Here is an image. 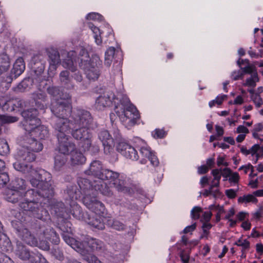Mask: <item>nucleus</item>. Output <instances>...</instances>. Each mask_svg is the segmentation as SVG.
<instances>
[{"label":"nucleus","mask_w":263,"mask_h":263,"mask_svg":"<svg viewBox=\"0 0 263 263\" xmlns=\"http://www.w3.org/2000/svg\"><path fill=\"white\" fill-rule=\"evenodd\" d=\"M51 180V174L41 170L30 180L32 186L37 190L30 189L24 193L11 189L6 199L12 203L18 202L20 209L30 216L43 221L50 219L48 211L43 206L54 195Z\"/></svg>","instance_id":"nucleus-1"},{"label":"nucleus","mask_w":263,"mask_h":263,"mask_svg":"<svg viewBox=\"0 0 263 263\" xmlns=\"http://www.w3.org/2000/svg\"><path fill=\"white\" fill-rule=\"evenodd\" d=\"M16 162L13 163V167L17 171H19L26 176H32L38 173L33 168L32 165L29 162L33 161L35 159V154L29 151L25 146L19 149L15 155Z\"/></svg>","instance_id":"nucleus-2"},{"label":"nucleus","mask_w":263,"mask_h":263,"mask_svg":"<svg viewBox=\"0 0 263 263\" xmlns=\"http://www.w3.org/2000/svg\"><path fill=\"white\" fill-rule=\"evenodd\" d=\"M121 104L123 109L122 114L120 115L119 111H116V113L121 116V119L126 126L129 127L134 126L140 117L138 110L128 98H123Z\"/></svg>","instance_id":"nucleus-3"},{"label":"nucleus","mask_w":263,"mask_h":263,"mask_svg":"<svg viewBox=\"0 0 263 263\" xmlns=\"http://www.w3.org/2000/svg\"><path fill=\"white\" fill-rule=\"evenodd\" d=\"M71 119V125L74 126V127L85 126L91 127L93 129L97 127V124L93 121L91 113L84 109H74L72 113Z\"/></svg>","instance_id":"nucleus-4"},{"label":"nucleus","mask_w":263,"mask_h":263,"mask_svg":"<svg viewBox=\"0 0 263 263\" xmlns=\"http://www.w3.org/2000/svg\"><path fill=\"white\" fill-rule=\"evenodd\" d=\"M45 63L46 61H45L38 63L30 64L34 75L32 78L25 79L18 85L19 87L22 86L26 88L30 87L34 82L40 83L42 82L44 79L42 74L44 71Z\"/></svg>","instance_id":"nucleus-5"},{"label":"nucleus","mask_w":263,"mask_h":263,"mask_svg":"<svg viewBox=\"0 0 263 263\" xmlns=\"http://www.w3.org/2000/svg\"><path fill=\"white\" fill-rule=\"evenodd\" d=\"M83 67L87 78L93 81L97 80L100 75L102 61L98 55H93L89 62L84 61Z\"/></svg>","instance_id":"nucleus-6"},{"label":"nucleus","mask_w":263,"mask_h":263,"mask_svg":"<svg viewBox=\"0 0 263 263\" xmlns=\"http://www.w3.org/2000/svg\"><path fill=\"white\" fill-rule=\"evenodd\" d=\"M91 127L85 126H72L71 135L76 140H81L84 142L85 149L90 150L91 145L92 133L90 132Z\"/></svg>","instance_id":"nucleus-7"},{"label":"nucleus","mask_w":263,"mask_h":263,"mask_svg":"<svg viewBox=\"0 0 263 263\" xmlns=\"http://www.w3.org/2000/svg\"><path fill=\"white\" fill-rule=\"evenodd\" d=\"M71 120L67 118H56L53 120V127L57 138L69 137L72 129Z\"/></svg>","instance_id":"nucleus-8"},{"label":"nucleus","mask_w":263,"mask_h":263,"mask_svg":"<svg viewBox=\"0 0 263 263\" xmlns=\"http://www.w3.org/2000/svg\"><path fill=\"white\" fill-rule=\"evenodd\" d=\"M78 184L81 195L83 196V199L87 196H97L98 191L101 192L100 185L92 184V182L87 178H79L78 180Z\"/></svg>","instance_id":"nucleus-9"},{"label":"nucleus","mask_w":263,"mask_h":263,"mask_svg":"<svg viewBox=\"0 0 263 263\" xmlns=\"http://www.w3.org/2000/svg\"><path fill=\"white\" fill-rule=\"evenodd\" d=\"M38 111L36 109L30 108L22 112L24 118L23 126L25 131H30L36 125L41 124L40 120L37 117Z\"/></svg>","instance_id":"nucleus-10"},{"label":"nucleus","mask_w":263,"mask_h":263,"mask_svg":"<svg viewBox=\"0 0 263 263\" xmlns=\"http://www.w3.org/2000/svg\"><path fill=\"white\" fill-rule=\"evenodd\" d=\"M51 110L56 118H66L71 112V106L68 100H58L52 104Z\"/></svg>","instance_id":"nucleus-11"},{"label":"nucleus","mask_w":263,"mask_h":263,"mask_svg":"<svg viewBox=\"0 0 263 263\" xmlns=\"http://www.w3.org/2000/svg\"><path fill=\"white\" fill-rule=\"evenodd\" d=\"M25 69V64L23 59L22 58H18L13 64L10 74L4 77V81H2V85H3L5 84V86L8 88L13 79L20 76L23 72Z\"/></svg>","instance_id":"nucleus-12"},{"label":"nucleus","mask_w":263,"mask_h":263,"mask_svg":"<svg viewBox=\"0 0 263 263\" xmlns=\"http://www.w3.org/2000/svg\"><path fill=\"white\" fill-rule=\"evenodd\" d=\"M20 143L22 146H25L32 153L39 152L43 148V144L41 142L27 132L21 137Z\"/></svg>","instance_id":"nucleus-13"},{"label":"nucleus","mask_w":263,"mask_h":263,"mask_svg":"<svg viewBox=\"0 0 263 263\" xmlns=\"http://www.w3.org/2000/svg\"><path fill=\"white\" fill-rule=\"evenodd\" d=\"M84 205L95 215H104L105 208L104 204L96 198V196H86L83 199Z\"/></svg>","instance_id":"nucleus-14"},{"label":"nucleus","mask_w":263,"mask_h":263,"mask_svg":"<svg viewBox=\"0 0 263 263\" xmlns=\"http://www.w3.org/2000/svg\"><path fill=\"white\" fill-rule=\"evenodd\" d=\"M76 63V51H71L67 53V58L62 62V65L64 68L75 72L72 77L77 82H81L83 80V77L79 71L76 72L77 68L74 65Z\"/></svg>","instance_id":"nucleus-15"},{"label":"nucleus","mask_w":263,"mask_h":263,"mask_svg":"<svg viewBox=\"0 0 263 263\" xmlns=\"http://www.w3.org/2000/svg\"><path fill=\"white\" fill-rule=\"evenodd\" d=\"M112 184L118 192L129 194L134 192L130 179L123 174H120Z\"/></svg>","instance_id":"nucleus-16"},{"label":"nucleus","mask_w":263,"mask_h":263,"mask_svg":"<svg viewBox=\"0 0 263 263\" xmlns=\"http://www.w3.org/2000/svg\"><path fill=\"white\" fill-rule=\"evenodd\" d=\"M114 95L111 92H106L99 96L96 100L95 107L98 110H103L109 107L114 99Z\"/></svg>","instance_id":"nucleus-17"},{"label":"nucleus","mask_w":263,"mask_h":263,"mask_svg":"<svg viewBox=\"0 0 263 263\" xmlns=\"http://www.w3.org/2000/svg\"><path fill=\"white\" fill-rule=\"evenodd\" d=\"M98 137L104 146L105 154H111L114 151V140L107 130H102L98 134Z\"/></svg>","instance_id":"nucleus-18"},{"label":"nucleus","mask_w":263,"mask_h":263,"mask_svg":"<svg viewBox=\"0 0 263 263\" xmlns=\"http://www.w3.org/2000/svg\"><path fill=\"white\" fill-rule=\"evenodd\" d=\"M117 150L126 158L132 160H137L139 158L137 151L135 148L126 142H120Z\"/></svg>","instance_id":"nucleus-19"},{"label":"nucleus","mask_w":263,"mask_h":263,"mask_svg":"<svg viewBox=\"0 0 263 263\" xmlns=\"http://www.w3.org/2000/svg\"><path fill=\"white\" fill-rule=\"evenodd\" d=\"M84 244V249L80 251V254L85 255L89 252H100L104 248L103 242L98 239L91 238L87 241L83 242Z\"/></svg>","instance_id":"nucleus-20"},{"label":"nucleus","mask_w":263,"mask_h":263,"mask_svg":"<svg viewBox=\"0 0 263 263\" xmlns=\"http://www.w3.org/2000/svg\"><path fill=\"white\" fill-rule=\"evenodd\" d=\"M69 137L57 138L58 144L57 149L60 154L67 156L76 149V145L68 140Z\"/></svg>","instance_id":"nucleus-21"},{"label":"nucleus","mask_w":263,"mask_h":263,"mask_svg":"<svg viewBox=\"0 0 263 263\" xmlns=\"http://www.w3.org/2000/svg\"><path fill=\"white\" fill-rule=\"evenodd\" d=\"M105 169L103 168L102 162L99 160H94L90 164L89 167L85 173L88 175L93 176L100 179Z\"/></svg>","instance_id":"nucleus-22"},{"label":"nucleus","mask_w":263,"mask_h":263,"mask_svg":"<svg viewBox=\"0 0 263 263\" xmlns=\"http://www.w3.org/2000/svg\"><path fill=\"white\" fill-rule=\"evenodd\" d=\"M108 217L104 215H92L88 219V223L90 226L99 230H103L105 228V223L107 224Z\"/></svg>","instance_id":"nucleus-23"},{"label":"nucleus","mask_w":263,"mask_h":263,"mask_svg":"<svg viewBox=\"0 0 263 263\" xmlns=\"http://www.w3.org/2000/svg\"><path fill=\"white\" fill-rule=\"evenodd\" d=\"M26 132L31 134L33 137L40 139H46L49 136V133L47 127L44 125H36L30 131Z\"/></svg>","instance_id":"nucleus-24"},{"label":"nucleus","mask_w":263,"mask_h":263,"mask_svg":"<svg viewBox=\"0 0 263 263\" xmlns=\"http://www.w3.org/2000/svg\"><path fill=\"white\" fill-rule=\"evenodd\" d=\"M32 98L34 100L36 107L44 110L47 106V98L45 93L36 92L32 94Z\"/></svg>","instance_id":"nucleus-25"},{"label":"nucleus","mask_w":263,"mask_h":263,"mask_svg":"<svg viewBox=\"0 0 263 263\" xmlns=\"http://www.w3.org/2000/svg\"><path fill=\"white\" fill-rule=\"evenodd\" d=\"M18 235L27 244L31 246H36L38 242L36 239L31 234L28 229L23 228L17 230Z\"/></svg>","instance_id":"nucleus-26"},{"label":"nucleus","mask_w":263,"mask_h":263,"mask_svg":"<svg viewBox=\"0 0 263 263\" xmlns=\"http://www.w3.org/2000/svg\"><path fill=\"white\" fill-rule=\"evenodd\" d=\"M47 92L52 96L55 100H69L71 96L67 92H63L59 87L50 86L47 89Z\"/></svg>","instance_id":"nucleus-27"},{"label":"nucleus","mask_w":263,"mask_h":263,"mask_svg":"<svg viewBox=\"0 0 263 263\" xmlns=\"http://www.w3.org/2000/svg\"><path fill=\"white\" fill-rule=\"evenodd\" d=\"M241 152L245 155H248L251 154L252 156H255L256 157L255 162H256L259 158L263 156V147L259 144H254L250 149H247L246 147L242 146L240 149Z\"/></svg>","instance_id":"nucleus-28"},{"label":"nucleus","mask_w":263,"mask_h":263,"mask_svg":"<svg viewBox=\"0 0 263 263\" xmlns=\"http://www.w3.org/2000/svg\"><path fill=\"white\" fill-rule=\"evenodd\" d=\"M15 253L22 260H27L30 259V261L31 257L34 254V253H30L26 247L21 242H17Z\"/></svg>","instance_id":"nucleus-29"},{"label":"nucleus","mask_w":263,"mask_h":263,"mask_svg":"<svg viewBox=\"0 0 263 263\" xmlns=\"http://www.w3.org/2000/svg\"><path fill=\"white\" fill-rule=\"evenodd\" d=\"M47 55L50 63V69L55 70L56 66L60 63L61 60L58 51L54 48H51L47 50Z\"/></svg>","instance_id":"nucleus-30"},{"label":"nucleus","mask_w":263,"mask_h":263,"mask_svg":"<svg viewBox=\"0 0 263 263\" xmlns=\"http://www.w3.org/2000/svg\"><path fill=\"white\" fill-rule=\"evenodd\" d=\"M63 238L66 243L78 252L83 250L85 244L70 237L68 234H63Z\"/></svg>","instance_id":"nucleus-31"},{"label":"nucleus","mask_w":263,"mask_h":263,"mask_svg":"<svg viewBox=\"0 0 263 263\" xmlns=\"http://www.w3.org/2000/svg\"><path fill=\"white\" fill-rule=\"evenodd\" d=\"M59 80L62 85L67 89H71L74 88V85L69 76V72L67 70H63L59 75Z\"/></svg>","instance_id":"nucleus-32"},{"label":"nucleus","mask_w":263,"mask_h":263,"mask_svg":"<svg viewBox=\"0 0 263 263\" xmlns=\"http://www.w3.org/2000/svg\"><path fill=\"white\" fill-rule=\"evenodd\" d=\"M45 238L54 245H58L60 242V238L53 229L48 227L43 231Z\"/></svg>","instance_id":"nucleus-33"},{"label":"nucleus","mask_w":263,"mask_h":263,"mask_svg":"<svg viewBox=\"0 0 263 263\" xmlns=\"http://www.w3.org/2000/svg\"><path fill=\"white\" fill-rule=\"evenodd\" d=\"M0 249L4 252H11L13 250L9 238L3 233H0Z\"/></svg>","instance_id":"nucleus-34"},{"label":"nucleus","mask_w":263,"mask_h":263,"mask_svg":"<svg viewBox=\"0 0 263 263\" xmlns=\"http://www.w3.org/2000/svg\"><path fill=\"white\" fill-rule=\"evenodd\" d=\"M119 173L110 170L105 169L102 174L101 180L108 181L109 182L114 183L117 178L119 177Z\"/></svg>","instance_id":"nucleus-35"},{"label":"nucleus","mask_w":263,"mask_h":263,"mask_svg":"<svg viewBox=\"0 0 263 263\" xmlns=\"http://www.w3.org/2000/svg\"><path fill=\"white\" fill-rule=\"evenodd\" d=\"M67 158L66 156L62 154H57L54 157V168L56 171H59L64 166Z\"/></svg>","instance_id":"nucleus-36"},{"label":"nucleus","mask_w":263,"mask_h":263,"mask_svg":"<svg viewBox=\"0 0 263 263\" xmlns=\"http://www.w3.org/2000/svg\"><path fill=\"white\" fill-rule=\"evenodd\" d=\"M79 190V189H78L76 185H71L67 187V193L72 200H77L81 196Z\"/></svg>","instance_id":"nucleus-37"},{"label":"nucleus","mask_w":263,"mask_h":263,"mask_svg":"<svg viewBox=\"0 0 263 263\" xmlns=\"http://www.w3.org/2000/svg\"><path fill=\"white\" fill-rule=\"evenodd\" d=\"M107 225L118 231H124L126 229V226L121 221L108 217L107 220Z\"/></svg>","instance_id":"nucleus-38"},{"label":"nucleus","mask_w":263,"mask_h":263,"mask_svg":"<svg viewBox=\"0 0 263 263\" xmlns=\"http://www.w3.org/2000/svg\"><path fill=\"white\" fill-rule=\"evenodd\" d=\"M71 155V161L73 165L82 164L85 161V158L81 152H72Z\"/></svg>","instance_id":"nucleus-39"},{"label":"nucleus","mask_w":263,"mask_h":263,"mask_svg":"<svg viewBox=\"0 0 263 263\" xmlns=\"http://www.w3.org/2000/svg\"><path fill=\"white\" fill-rule=\"evenodd\" d=\"M26 187L25 181L22 178H16L12 182L11 189L13 190L23 191Z\"/></svg>","instance_id":"nucleus-40"},{"label":"nucleus","mask_w":263,"mask_h":263,"mask_svg":"<svg viewBox=\"0 0 263 263\" xmlns=\"http://www.w3.org/2000/svg\"><path fill=\"white\" fill-rule=\"evenodd\" d=\"M116 49L114 47H109L105 52V65L109 67L111 64L112 60L115 54Z\"/></svg>","instance_id":"nucleus-41"},{"label":"nucleus","mask_w":263,"mask_h":263,"mask_svg":"<svg viewBox=\"0 0 263 263\" xmlns=\"http://www.w3.org/2000/svg\"><path fill=\"white\" fill-rule=\"evenodd\" d=\"M222 169H214L212 171V174L214 177L213 180L211 183H213V186H219L220 180L221 177Z\"/></svg>","instance_id":"nucleus-42"},{"label":"nucleus","mask_w":263,"mask_h":263,"mask_svg":"<svg viewBox=\"0 0 263 263\" xmlns=\"http://www.w3.org/2000/svg\"><path fill=\"white\" fill-rule=\"evenodd\" d=\"M89 26L93 33L95 34L94 38L95 39L96 44L98 45H101L102 43V40L100 36L101 32L100 29L91 24H89Z\"/></svg>","instance_id":"nucleus-43"},{"label":"nucleus","mask_w":263,"mask_h":263,"mask_svg":"<svg viewBox=\"0 0 263 263\" xmlns=\"http://www.w3.org/2000/svg\"><path fill=\"white\" fill-rule=\"evenodd\" d=\"M2 100L3 99H1ZM14 106L16 104L14 103V100H9L6 101L4 104L2 103V107L3 110L7 111H13L15 110Z\"/></svg>","instance_id":"nucleus-44"},{"label":"nucleus","mask_w":263,"mask_h":263,"mask_svg":"<svg viewBox=\"0 0 263 263\" xmlns=\"http://www.w3.org/2000/svg\"><path fill=\"white\" fill-rule=\"evenodd\" d=\"M259 81L258 74L257 72H254L251 76V77L247 79L246 83L244 84L246 86L254 87L256 86V83Z\"/></svg>","instance_id":"nucleus-45"},{"label":"nucleus","mask_w":263,"mask_h":263,"mask_svg":"<svg viewBox=\"0 0 263 263\" xmlns=\"http://www.w3.org/2000/svg\"><path fill=\"white\" fill-rule=\"evenodd\" d=\"M31 263H49L46 259L40 253H34L31 257Z\"/></svg>","instance_id":"nucleus-46"},{"label":"nucleus","mask_w":263,"mask_h":263,"mask_svg":"<svg viewBox=\"0 0 263 263\" xmlns=\"http://www.w3.org/2000/svg\"><path fill=\"white\" fill-rule=\"evenodd\" d=\"M258 201L257 198L254 196V195L249 194L246 196H244L243 197H240L238 198V202H252L253 203H256Z\"/></svg>","instance_id":"nucleus-47"},{"label":"nucleus","mask_w":263,"mask_h":263,"mask_svg":"<svg viewBox=\"0 0 263 263\" xmlns=\"http://www.w3.org/2000/svg\"><path fill=\"white\" fill-rule=\"evenodd\" d=\"M9 152V147L7 142L4 140H0V155H5Z\"/></svg>","instance_id":"nucleus-48"},{"label":"nucleus","mask_w":263,"mask_h":263,"mask_svg":"<svg viewBox=\"0 0 263 263\" xmlns=\"http://www.w3.org/2000/svg\"><path fill=\"white\" fill-rule=\"evenodd\" d=\"M9 180V177L7 173H0V188L5 186Z\"/></svg>","instance_id":"nucleus-49"},{"label":"nucleus","mask_w":263,"mask_h":263,"mask_svg":"<svg viewBox=\"0 0 263 263\" xmlns=\"http://www.w3.org/2000/svg\"><path fill=\"white\" fill-rule=\"evenodd\" d=\"M202 212V209L199 206H195L191 211V216L194 219H198L200 216V213Z\"/></svg>","instance_id":"nucleus-50"},{"label":"nucleus","mask_w":263,"mask_h":263,"mask_svg":"<svg viewBox=\"0 0 263 263\" xmlns=\"http://www.w3.org/2000/svg\"><path fill=\"white\" fill-rule=\"evenodd\" d=\"M235 245L240 246L242 247L243 250L249 249L250 248V242L247 239L241 240V239H238L235 243Z\"/></svg>","instance_id":"nucleus-51"},{"label":"nucleus","mask_w":263,"mask_h":263,"mask_svg":"<svg viewBox=\"0 0 263 263\" xmlns=\"http://www.w3.org/2000/svg\"><path fill=\"white\" fill-rule=\"evenodd\" d=\"M86 254L83 255L84 256V259L89 263H101V261L96 256L89 254L87 255H86Z\"/></svg>","instance_id":"nucleus-52"},{"label":"nucleus","mask_w":263,"mask_h":263,"mask_svg":"<svg viewBox=\"0 0 263 263\" xmlns=\"http://www.w3.org/2000/svg\"><path fill=\"white\" fill-rule=\"evenodd\" d=\"M45 61V59L43 54H37L32 57L30 64L38 63Z\"/></svg>","instance_id":"nucleus-53"},{"label":"nucleus","mask_w":263,"mask_h":263,"mask_svg":"<svg viewBox=\"0 0 263 263\" xmlns=\"http://www.w3.org/2000/svg\"><path fill=\"white\" fill-rule=\"evenodd\" d=\"M140 154L144 157L148 158L153 152L151 151L150 148L148 147H142L140 149Z\"/></svg>","instance_id":"nucleus-54"},{"label":"nucleus","mask_w":263,"mask_h":263,"mask_svg":"<svg viewBox=\"0 0 263 263\" xmlns=\"http://www.w3.org/2000/svg\"><path fill=\"white\" fill-rule=\"evenodd\" d=\"M219 186H213V183L210 185L211 195L214 198L219 197L221 196V192L218 189Z\"/></svg>","instance_id":"nucleus-55"},{"label":"nucleus","mask_w":263,"mask_h":263,"mask_svg":"<svg viewBox=\"0 0 263 263\" xmlns=\"http://www.w3.org/2000/svg\"><path fill=\"white\" fill-rule=\"evenodd\" d=\"M228 180L230 183H238L239 180V176L238 173L237 172H233L231 171V175Z\"/></svg>","instance_id":"nucleus-56"},{"label":"nucleus","mask_w":263,"mask_h":263,"mask_svg":"<svg viewBox=\"0 0 263 263\" xmlns=\"http://www.w3.org/2000/svg\"><path fill=\"white\" fill-rule=\"evenodd\" d=\"M252 99L257 107H259L262 104L263 101L259 95H255L252 96Z\"/></svg>","instance_id":"nucleus-57"},{"label":"nucleus","mask_w":263,"mask_h":263,"mask_svg":"<svg viewBox=\"0 0 263 263\" xmlns=\"http://www.w3.org/2000/svg\"><path fill=\"white\" fill-rule=\"evenodd\" d=\"M231 171L232 170L230 168L228 167L222 169L221 176H222L224 178L223 181H226L227 180L228 178H230Z\"/></svg>","instance_id":"nucleus-58"},{"label":"nucleus","mask_w":263,"mask_h":263,"mask_svg":"<svg viewBox=\"0 0 263 263\" xmlns=\"http://www.w3.org/2000/svg\"><path fill=\"white\" fill-rule=\"evenodd\" d=\"M241 69H242L244 73L251 74V76L254 72H257L254 69V67L250 65L249 64L248 66L243 68H241Z\"/></svg>","instance_id":"nucleus-59"},{"label":"nucleus","mask_w":263,"mask_h":263,"mask_svg":"<svg viewBox=\"0 0 263 263\" xmlns=\"http://www.w3.org/2000/svg\"><path fill=\"white\" fill-rule=\"evenodd\" d=\"M239 170H243L245 174H247L249 170H251V173L250 176L252 175L253 172L254 171L253 166L251 164H248L245 166H242L239 168Z\"/></svg>","instance_id":"nucleus-60"},{"label":"nucleus","mask_w":263,"mask_h":263,"mask_svg":"<svg viewBox=\"0 0 263 263\" xmlns=\"http://www.w3.org/2000/svg\"><path fill=\"white\" fill-rule=\"evenodd\" d=\"M154 137L157 138H163L165 136V132L163 130L156 129L153 134Z\"/></svg>","instance_id":"nucleus-61"},{"label":"nucleus","mask_w":263,"mask_h":263,"mask_svg":"<svg viewBox=\"0 0 263 263\" xmlns=\"http://www.w3.org/2000/svg\"><path fill=\"white\" fill-rule=\"evenodd\" d=\"M53 255L59 260H62L63 259V253L59 249H54L52 251Z\"/></svg>","instance_id":"nucleus-62"},{"label":"nucleus","mask_w":263,"mask_h":263,"mask_svg":"<svg viewBox=\"0 0 263 263\" xmlns=\"http://www.w3.org/2000/svg\"><path fill=\"white\" fill-rule=\"evenodd\" d=\"M243 77V72L240 70L235 71L233 72L231 75L232 79L234 80H237Z\"/></svg>","instance_id":"nucleus-63"},{"label":"nucleus","mask_w":263,"mask_h":263,"mask_svg":"<svg viewBox=\"0 0 263 263\" xmlns=\"http://www.w3.org/2000/svg\"><path fill=\"white\" fill-rule=\"evenodd\" d=\"M180 257L183 263H187L189 259V255L185 251H181Z\"/></svg>","instance_id":"nucleus-64"}]
</instances>
